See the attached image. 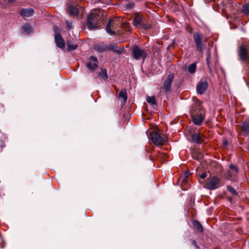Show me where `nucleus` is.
<instances>
[{
	"mask_svg": "<svg viewBox=\"0 0 249 249\" xmlns=\"http://www.w3.org/2000/svg\"><path fill=\"white\" fill-rule=\"evenodd\" d=\"M192 244L194 245L196 249H200L199 247L197 245L196 242L194 240H191Z\"/></svg>",
	"mask_w": 249,
	"mask_h": 249,
	"instance_id": "obj_34",
	"label": "nucleus"
},
{
	"mask_svg": "<svg viewBox=\"0 0 249 249\" xmlns=\"http://www.w3.org/2000/svg\"><path fill=\"white\" fill-rule=\"evenodd\" d=\"M150 137L151 141L156 146L162 145L166 142V139L161 136L157 132H152L150 135Z\"/></svg>",
	"mask_w": 249,
	"mask_h": 249,
	"instance_id": "obj_5",
	"label": "nucleus"
},
{
	"mask_svg": "<svg viewBox=\"0 0 249 249\" xmlns=\"http://www.w3.org/2000/svg\"><path fill=\"white\" fill-rule=\"evenodd\" d=\"M125 6L127 9H132L134 7L135 4L134 2H131L127 3Z\"/></svg>",
	"mask_w": 249,
	"mask_h": 249,
	"instance_id": "obj_30",
	"label": "nucleus"
},
{
	"mask_svg": "<svg viewBox=\"0 0 249 249\" xmlns=\"http://www.w3.org/2000/svg\"><path fill=\"white\" fill-rule=\"evenodd\" d=\"M174 77V73H170L164 81L161 89L164 90L165 92H168L171 90V84Z\"/></svg>",
	"mask_w": 249,
	"mask_h": 249,
	"instance_id": "obj_8",
	"label": "nucleus"
},
{
	"mask_svg": "<svg viewBox=\"0 0 249 249\" xmlns=\"http://www.w3.org/2000/svg\"><path fill=\"white\" fill-rule=\"evenodd\" d=\"M192 142H194L196 144H200L203 141V137L202 135L198 133H194L191 137Z\"/></svg>",
	"mask_w": 249,
	"mask_h": 249,
	"instance_id": "obj_15",
	"label": "nucleus"
},
{
	"mask_svg": "<svg viewBox=\"0 0 249 249\" xmlns=\"http://www.w3.org/2000/svg\"><path fill=\"white\" fill-rule=\"evenodd\" d=\"M94 48L96 51L100 53H103L107 51V45L104 44H96L95 45Z\"/></svg>",
	"mask_w": 249,
	"mask_h": 249,
	"instance_id": "obj_18",
	"label": "nucleus"
},
{
	"mask_svg": "<svg viewBox=\"0 0 249 249\" xmlns=\"http://www.w3.org/2000/svg\"><path fill=\"white\" fill-rule=\"evenodd\" d=\"M229 167L231 170H234L236 173H237L238 172V168L233 164H231Z\"/></svg>",
	"mask_w": 249,
	"mask_h": 249,
	"instance_id": "obj_31",
	"label": "nucleus"
},
{
	"mask_svg": "<svg viewBox=\"0 0 249 249\" xmlns=\"http://www.w3.org/2000/svg\"><path fill=\"white\" fill-rule=\"evenodd\" d=\"M107 51H111L113 52L120 55L123 53L124 48H119L118 47L116 43H114L107 45Z\"/></svg>",
	"mask_w": 249,
	"mask_h": 249,
	"instance_id": "obj_13",
	"label": "nucleus"
},
{
	"mask_svg": "<svg viewBox=\"0 0 249 249\" xmlns=\"http://www.w3.org/2000/svg\"><path fill=\"white\" fill-rule=\"evenodd\" d=\"M147 102L148 103L153 106H156V101L154 96H148L147 97Z\"/></svg>",
	"mask_w": 249,
	"mask_h": 249,
	"instance_id": "obj_25",
	"label": "nucleus"
},
{
	"mask_svg": "<svg viewBox=\"0 0 249 249\" xmlns=\"http://www.w3.org/2000/svg\"><path fill=\"white\" fill-rule=\"evenodd\" d=\"M140 25L142 28L145 29H151L152 27V26L150 24H148V23H143V22L141 23Z\"/></svg>",
	"mask_w": 249,
	"mask_h": 249,
	"instance_id": "obj_29",
	"label": "nucleus"
},
{
	"mask_svg": "<svg viewBox=\"0 0 249 249\" xmlns=\"http://www.w3.org/2000/svg\"><path fill=\"white\" fill-rule=\"evenodd\" d=\"M113 20L112 19H109L107 24L106 27V32L110 35H115V32L111 30V28L113 27Z\"/></svg>",
	"mask_w": 249,
	"mask_h": 249,
	"instance_id": "obj_17",
	"label": "nucleus"
},
{
	"mask_svg": "<svg viewBox=\"0 0 249 249\" xmlns=\"http://www.w3.org/2000/svg\"><path fill=\"white\" fill-rule=\"evenodd\" d=\"M240 135L244 137L249 135V120L243 121L240 126Z\"/></svg>",
	"mask_w": 249,
	"mask_h": 249,
	"instance_id": "obj_10",
	"label": "nucleus"
},
{
	"mask_svg": "<svg viewBox=\"0 0 249 249\" xmlns=\"http://www.w3.org/2000/svg\"><path fill=\"white\" fill-rule=\"evenodd\" d=\"M132 56L136 60L142 59L144 60L147 57V53L137 45H134L131 48Z\"/></svg>",
	"mask_w": 249,
	"mask_h": 249,
	"instance_id": "obj_4",
	"label": "nucleus"
},
{
	"mask_svg": "<svg viewBox=\"0 0 249 249\" xmlns=\"http://www.w3.org/2000/svg\"><path fill=\"white\" fill-rule=\"evenodd\" d=\"M150 159L151 160H153V159L151 158V157H149Z\"/></svg>",
	"mask_w": 249,
	"mask_h": 249,
	"instance_id": "obj_40",
	"label": "nucleus"
},
{
	"mask_svg": "<svg viewBox=\"0 0 249 249\" xmlns=\"http://www.w3.org/2000/svg\"><path fill=\"white\" fill-rule=\"evenodd\" d=\"M207 64H209V57H208L207 58Z\"/></svg>",
	"mask_w": 249,
	"mask_h": 249,
	"instance_id": "obj_39",
	"label": "nucleus"
},
{
	"mask_svg": "<svg viewBox=\"0 0 249 249\" xmlns=\"http://www.w3.org/2000/svg\"><path fill=\"white\" fill-rule=\"evenodd\" d=\"M119 98L122 100V105H125L126 104L127 96L125 89L121 90L119 93Z\"/></svg>",
	"mask_w": 249,
	"mask_h": 249,
	"instance_id": "obj_16",
	"label": "nucleus"
},
{
	"mask_svg": "<svg viewBox=\"0 0 249 249\" xmlns=\"http://www.w3.org/2000/svg\"><path fill=\"white\" fill-rule=\"evenodd\" d=\"M221 186V179L217 176L208 178L206 180L204 187L210 190H215Z\"/></svg>",
	"mask_w": 249,
	"mask_h": 249,
	"instance_id": "obj_3",
	"label": "nucleus"
},
{
	"mask_svg": "<svg viewBox=\"0 0 249 249\" xmlns=\"http://www.w3.org/2000/svg\"><path fill=\"white\" fill-rule=\"evenodd\" d=\"M201 156H202V155H201V154H200V153H199V154H197L196 155L193 154L192 156L193 159H194L195 160H198L199 159H200Z\"/></svg>",
	"mask_w": 249,
	"mask_h": 249,
	"instance_id": "obj_33",
	"label": "nucleus"
},
{
	"mask_svg": "<svg viewBox=\"0 0 249 249\" xmlns=\"http://www.w3.org/2000/svg\"><path fill=\"white\" fill-rule=\"evenodd\" d=\"M9 3H14L16 0H7Z\"/></svg>",
	"mask_w": 249,
	"mask_h": 249,
	"instance_id": "obj_38",
	"label": "nucleus"
},
{
	"mask_svg": "<svg viewBox=\"0 0 249 249\" xmlns=\"http://www.w3.org/2000/svg\"><path fill=\"white\" fill-rule=\"evenodd\" d=\"M238 55L239 58L241 61L248 60L249 61V54L248 53L247 49L245 47L241 45L239 47Z\"/></svg>",
	"mask_w": 249,
	"mask_h": 249,
	"instance_id": "obj_11",
	"label": "nucleus"
},
{
	"mask_svg": "<svg viewBox=\"0 0 249 249\" xmlns=\"http://www.w3.org/2000/svg\"><path fill=\"white\" fill-rule=\"evenodd\" d=\"M207 173L206 172H203L200 175V177L201 178L204 179L207 177Z\"/></svg>",
	"mask_w": 249,
	"mask_h": 249,
	"instance_id": "obj_37",
	"label": "nucleus"
},
{
	"mask_svg": "<svg viewBox=\"0 0 249 249\" xmlns=\"http://www.w3.org/2000/svg\"><path fill=\"white\" fill-rule=\"evenodd\" d=\"M228 143H229V142H228V140H224L222 142L223 145L224 147H226L228 145Z\"/></svg>",
	"mask_w": 249,
	"mask_h": 249,
	"instance_id": "obj_36",
	"label": "nucleus"
},
{
	"mask_svg": "<svg viewBox=\"0 0 249 249\" xmlns=\"http://www.w3.org/2000/svg\"><path fill=\"white\" fill-rule=\"evenodd\" d=\"M208 83L206 78H202L196 85V91L199 94H203L207 90Z\"/></svg>",
	"mask_w": 249,
	"mask_h": 249,
	"instance_id": "obj_7",
	"label": "nucleus"
},
{
	"mask_svg": "<svg viewBox=\"0 0 249 249\" xmlns=\"http://www.w3.org/2000/svg\"><path fill=\"white\" fill-rule=\"evenodd\" d=\"M54 40L56 43V46L60 48L63 49L65 47V41L63 39L61 35L59 33H56L55 32V34L54 36Z\"/></svg>",
	"mask_w": 249,
	"mask_h": 249,
	"instance_id": "obj_12",
	"label": "nucleus"
},
{
	"mask_svg": "<svg viewBox=\"0 0 249 249\" xmlns=\"http://www.w3.org/2000/svg\"><path fill=\"white\" fill-rule=\"evenodd\" d=\"M68 12L71 16H76L79 14V10L77 8L73 6H69L67 9Z\"/></svg>",
	"mask_w": 249,
	"mask_h": 249,
	"instance_id": "obj_19",
	"label": "nucleus"
},
{
	"mask_svg": "<svg viewBox=\"0 0 249 249\" xmlns=\"http://www.w3.org/2000/svg\"><path fill=\"white\" fill-rule=\"evenodd\" d=\"M189 32H190V33L192 34V30H190V31H189Z\"/></svg>",
	"mask_w": 249,
	"mask_h": 249,
	"instance_id": "obj_41",
	"label": "nucleus"
},
{
	"mask_svg": "<svg viewBox=\"0 0 249 249\" xmlns=\"http://www.w3.org/2000/svg\"><path fill=\"white\" fill-rule=\"evenodd\" d=\"M242 12L246 15L249 14V3H247L243 6Z\"/></svg>",
	"mask_w": 249,
	"mask_h": 249,
	"instance_id": "obj_26",
	"label": "nucleus"
},
{
	"mask_svg": "<svg viewBox=\"0 0 249 249\" xmlns=\"http://www.w3.org/2000/svg\"><path fill=\"white\" fill-rule=\"evenodd\" d=\"M190 113L192 121L194 124L197 125H200L204 119L205 116L201 105L196 104L193 106Z\"/></svg>",
	"mask_w": 249,
	"mask_h": 249,
	"instance_id": "obj_2",
	"label": "nucleus"
},
{
	"mask_svg": "<svg viewBox=\"0 0 249 249\" xmlns=\"http://www.w3.org/2000/svg\"><path fill=\"white\" fill-rule=\"evenodd\" d=\"M227 190L229 191L231 194L233 195L237 196L238 193L236 192L235 190L231 185L227 186Z\"/></svg>",
	"mask_w": 249,
	"mask_h": 249,
	"instance_id": "obj_28",
	"label": "nucleus"
},
{
	"mask_svg": "<svg viewBox=\"0 0 249 249\" xmlns=\"http://www.w3.org/2000/svg\"><path fill=\"white\" fill-rule=\"evenodd\" d=\"M67 45L68 47V50L70 51H73L76 49V48L77 47V45L75 44H71L70 42H69V41L67 42Z\"/></svg>",
	"mask_w": 249,
	"mask_h": 249,
	"instance_id": "obj_27",
	"label": "nucleus"
},
{
	"mask_svg": "<svg viewBox=\"0 0 249 249\" xmlns=\"http://www.w3.org/2000/svg\"><path fill=\"white\" fill-rule=\"evenodd\" d=\"M193 38L196 44V50L200 53H203V38L201 34L198 32H195Z\"/></svg>",
	"mask_w": 249,
	"mask_h": 249,
	"instance_id": "obj_6",
	"label": "nucleus"
},
{
	"mask_svg": "<svg viewBox=\"0 0 249 249\" xmlns=\"http://www.w3.org/2000/svg\"><path fill=\"white\" fill-rule=\"evenodd\" d=\"M98 61L96 57L91 56L86 64V67L91 71H95L98 67Z\"/></svg>",
	"mask_w": 249,
	"mask_h": 249,
	"instance_id": "obj_9",
	"label": "nucleus"
},
{
	"mask_svg": "<svg viewBox=\"0 0 249 249\" xmlns=\"http://www.w3.org/2000/svg\"><path fill=\"white\" fill-rule=\"evenodd\" d=\"M193 225L194 228L197 230V231L199 232H203V227L201 225V223L197 221V220H194L193 221Z\"/></svg>",
	"mask_w": 249,
	"mask_h": 249,
	"instance_id": "obj_22",
	"label": "nucleus"
},
{
	"mask_svg": "<svg viewBox=\"0 0 249 249\" xmlns=\"http://www.w3.org/2000/svg\"><path fill=\"white\" fill-rule=\"evenodd\" d=\"M103 21L102 15L97 10L91 11L87 17V25L89 30L99 29Z\"/></svg>",
	"mask_w": 249,
	"mask_h": 249,
	"instance_id": "obj_1",
	"label": "nucleus"
},
{
	"mask_svg": "<svg viewBox=\"0 0 249 249\" xmlns=\"http://www.w3.org/2000/svg\"><path fill=\"white\" fill-rule=\"evenodd\" d=\"M196 65L195 63L189 65L188 67V71L191 74H194L196 72Z\"/></svg>",
	"mask_w": 249,
	"mask_h": 249,
	"instance_id": "obj_24",
	"label": "nucleus"
},
{
	"mask_svg": "<svg viewBox=\"0 0 249 249\" xmlns=\"http://www.w3.org/2000/svg\"><path fill=\"white\" fill-rule=\"evenodd\" d=\"M101 71L98 73V76L101 80H106L108 78L107 71L106 69L101 68Z\"/></svg>",
	"mask_w": 249,
	"mask_h": 249,
	"instance_id": "obj_20",
	"label": "nucleus"
},
{
	"mask_svg": "<svg viewBox=\"0 0 249 249\" xmlns=\"http://www.w3.org/2000/svg\"><path fill=\"white\" fill-rule=\"evenodd\" d=\"M21 30L26 34H30L32 31V29L29 24H26L23 26Z\"/></svg>",
	"mask_w": 249,
	"mask_h": 249,
	"instance_id": "obj_23",
	"label": "nucleus"
},
{
	"mask_svg": "<svg viewBox=\"0 0 249 249\" xmlns=\"http://www.w3.org/2000/svg\"><path fill=\"white\" fill-rule=\"evenodd\" d=\"M123 27L126 28V30L129 31V24L128 22H124L123 23Z\"/></svg>",
	"mask_w": 249,
	"mask_h": 249,
	"instance_id": "obj_35",
	"label": "nucleus"
},
{
	"mask_svg": "<svg viewBox=\"0 0 249 249\" xmlns=\"http://www.w3.org/2000/svg\"><path fill=\"white\" fill-rule=\"evenodd\" d=\"M34 13V10L32 8H22L20 11L19 14L23 18L26 19L27 18L33 16Z\"/></svg>",
	"mask_w": 249,
	"mask_h": 249,
	"instance_id": "obj_14",
	"label": "nucleus"
},
{
	"mask_svg": "<svg viewBox=\"0 0 249 249\" xmlns=\"http://www.w3.org/2000/svg\"><path fill=\"white\" fill-rule=\"evenodd\" d=\"M142 16L139 14H136L133 21V24L135 26H137L138 25L142 23Z\"/></svg>",
	"mask_w": 249,
	"mask_h": 249,
	"instance_id": "obj_21",
	"label": "nucleus"
},
{
	"mask_svg": "<svg viewBox=\"0 0 249 249\" xmlns=\"http://www.w3.org/2000/svg\"><path fill=\"white\" fill-rule=\"evenodd\" d=\"M66 24H67V26L68 29L69 30H70L72 28V22L71 21H67Z\"/></svg>",
	"mask_w": 249,
	"mask_h": 249,
	"instance_id": "obj_32",
	"label": "nucleus"
}]
</instances>
